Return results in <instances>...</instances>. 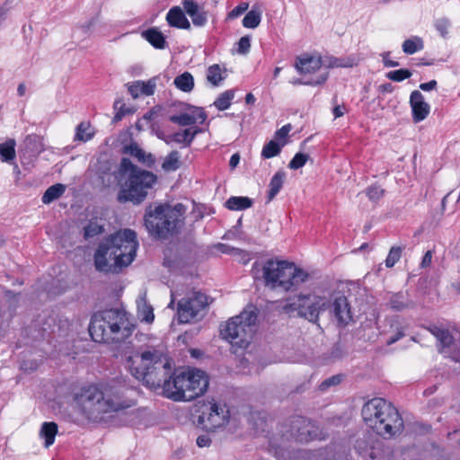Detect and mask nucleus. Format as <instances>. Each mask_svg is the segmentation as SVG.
Returning a JSON list of instances; mask_svg holds the SVG:
<instances>
[{"label":"nucleus","instance_id":"1","mask_svg":"<svg viewBox=\"0 0 460 460\" xmlns=\"http://www.w3.org/2000/svg\"><path fill=\"white\" fill-rule=\"evenodd\" d=\"M130 374L146 386L163 388L164 394L175 402H190L205 394L208 387L206 372L193 368L177 373L172 361L161 346H141L127 357Z\"/></svg>","mask_w":460,"mask_h":460},{"label":"nucleus","instance_id":"2","mask_svg":"<svg viewBox=\"0 0 460 460\" xmlns=\"http://www.w3.org/2000/svg\"><path fill=\"white\" fill-rule=\"evenodd\" d=\"M130 391L124 380L113 378L105 383L84 386L74 394V402L88 419L128 409L136 401L128 395Z\"/></svg>","mask_w":460,"mask_h":460},{"label":"nucleus","instance_id":"3","mask_svg":"<svg viewBox=\"0 0 460 460\" xmlns=\"http://www.w3.org/2000/svg\"><path fill=\"white\" fill-rule=\"evenodd\" d=\"M138 242L137 234L124 229L109 235L100 243L94 253V265L102 272H116L135 259Z\"/></svg>","mask_w":460,"mask_h":460},{"label":"nucleus","instance_id":"4","mask_svg":"<svg viewBox=\"0 0 460 460\" xmlns=\"http://www.w3.org/2000/svg\"><path fill=\"white\" fill-rule=\"evenodd\" d=\"M136 324L123 309L111 308L95 313L89 324V333L95 342L119 344L128 339Z\"/></svg>","mask_w":460,"mask_h":460},{"label":"nucleus","instance_id":"5","mask_svg":"<svg viewBox=\"0 0 460 460\" xmlns=\"http://www.w3.org/2000/svg\"><path fill=\"white\" fill-rule=\"evenodd\" d=\"M115 177L119 181L125 179L117 195L118 201L133 205L141 204L157 181L155 173L140 169L127 157L121 158Z\"/></svg>","mask_w":460,"mask_h":460},{"label":"nucleus","instance_id":"6","mask_svg":"<svg viewBox=\"0 0 460 460\" xmlns=\"http://www.w3.org/2000/svg\"><path fill=\"white\" fill-rule=\"evenodd\" d=\"M361 415L365 423L384 438H391L403 429L398 410L380 397L367 401L362 407Z\"/></svg>","mask_w":460,"mask_h":460},{"label":"nucleus","instance_id":"7","mask_svg":"<svg viewBox=\"0 0 460 460\" xmlns=\"http://www.w3.org/2000/svg\"><path fill=\"white\" fill-rule=\"evenodd\" d=\"M262 278L265 286L271 288L296 291L309 279V274L294 262L268 260L262 266Z\"/></svg>","mask_w":460,"mask_h":460},{"label":"nucleus","instance_id":"8","mask_svg":"<svg viewBox=\"0 0 460 460\" xmlns=\"http://www.w3.org/2000/svg\"><path fill=\"white\" fill-rule=\"evenodd\" d=\"M183 206L177 204L173 208L168 206L159 205L154 210L151 207L145 214V226L153 237L156 239H167L172 236L180 226V213Z\"/></svg>","mask_w":460,"mask_h":460},{"label":"nucleus","instance_id":"9","mask_svg":"<svg viewBox=\"0 0 460 460\" xmlns=\"http://www.w3.org/2000/svg\"><path fill=\"white\" fill-rule=\"evenodd\" d=\"M256 321L257 314L253 311H243L221 325L220 334L232 345L246 348L255 332Z\"/></svg>","mask_w":460,"mask_h":460},{"label":"nucleus","instance_id":"10","mask_svg":"<svg viewBox=\"0 0 460 460\" xmlns=\"http://www.w3.org/2000/svg\"><path fill=\"white\" fill-rule=\"evenodd\" d=\"M199 411L198 423L207 431H215L225 426L230 418V411L226 404L214 399L203 402Z\"/></svg>","mask_w":460,"mask_h":460},{"label":"nucleus","instance_id":"11","mask_svg":"<svg viewBox=\"0 0 460 460\" xmlns=\"http://www.w3.org/2000/svg\"><path fill=\"white\" fill-rule=\"evenodd\" d=\"M208 305V297L201 292H195L190 297L182 298L178 303V315L181 323H189Z\"/></svg>","mask_w":460,"mask_h":460},{"label":"nucleus","instance_id":"12","mask_svg":"<svg viewBox=\"0 0 460 460\" xmlns=\"http://www.w3.org/2000/svg\"><path fill=\"white\" fill-rule=\"evenodd\" d=\"M289 428L290 437L301 443H307L317 436L314 424L302 416L292 417L289 420Z\"/></svg>","mask_w":460,"mask_h":460},{"label":"nucleus","instance_id":"13","mask_svg":"<svg viewBox=\"0 0 460 460\" xmlns=\"http://www.w3.org/2000/svg\"><path fill=\"white\" fill-rule=\"evenodd\" d=\"M410 106L411 109L412 120L415 123L424 120L430 111V106L425 102L423 94L414 90L410 95Z\"/></svg>","mask_w":460,"mask_h":460},{"label":"nucleus","instance_id":"14","mask_svg":"<svg viewBox=\"0 0 460 460\" xmlns=\"http://www.w3.org/2000/svg\"><path fill=\"white\" fill-rule=\"evenodd\" d=\"M332 313L341 324H347L352 319L350 305L345 296L341 295L333 299Z\"/></svg>","mask_w":460,"mask_h":460},{"label":"nucleus","instance_id":"15","mask_svg":"<svg viewBox=\"0 0 460 460\" xmlns=\"http://www.w3.org/2000/svg\"><path fill=\"white\" fill-rule=\"evenodd\" d=\"M182 7L197 27H203L208 22V13L194 0H183Z\"/></svg>","mask_w":460,"mask_h":460},{"label":"nucleus","instance_id":"16","mask_svg":"<svg viewBox=\"0 0 460 460\" xmlns=\"http://www.w3.org/2000/svg\"><path fill=\"white\" fill-rule=\"evenodd\" d=\"M429 331L436 337L438 342V351L440 353H448L456 342L451 332L447 329L437 325L430 326Z\"/></svg>","mask_w":460,"mask_h":460},{"label":"nucleus","instance_id":"17","mask_svg":"<svg viewBox=\"0 0 460 460\" xmlns=\"http://www.w3.org/2000/svg\"><path fill=\"white\" fill-rule=\"evenodd\" d=\"M167 23L177 29H190V22L187 19L183 10L179 6L172 7L166 14Z\"/></svg>","mask_w":460,"mask_h":460},{"label":"nucleus","instance_id":"18","mask_svg":"<svg viewBox=\"0 0 460 460\" xmlns=\"http://www.w3.org/2000/svg\"><path fill=\"white\" fill-rule=\"evenodd\" d=\"M156 87L155 78H152L146 82L136 81L128 86V91L130 95L137 99L140 95L150 96L153 95Z\"/></svg>","mask_w":460,"mask_h":460},{"label":"nucleus","instance_id":"19","mask_svg":"<svg viewBox=\"0 0 460 460\" xmlns=\"http://www.w3.org/2000/svg\"><path fill=\"white\" fill-rule=\"evenodd\" d=\"M295 66L299 74H312L321 68L322 59L308 55L299 57L296 58Z\"/></svg>","mask_w":460,"mask_h":460},{"label":"nucleus","instance_id":"20","mask_svg":"<svg viewBox=\"0 0 460 460\" xmlns=\"http://www.w3.org/2000/svg\"><path fill=\"white\" fill-rule=\"evenodd\" d=\"M141 36L155 49H164L168 47L164 35L156 27L143 31Z\"/></svg>","mask_w":460,"mask_h":460},{"label":"nucleus","instance_id":"21","mask_svg":"<svg viewBox=\"0 0 460 460\" xmlns=\"http://www.w3.org/2000/svg\"><path fill=\"white\" fill-rule=\"evenodd\" d=\"M309 295H298L293 297H289L285 301L282 305V310L286 314H292L296 312L300 316V311L305 307V305L309 301Z\"/></svg>","mask_w":460,"mask_h":460},{"label":"nucleus","instance_id":"22","mask_svg":"<svg viewBox=\"0 0 460 460\" xmlns=\"http://www.w3.org/2000/svg\"><path fill=\"white\" fill-rule=\"evenodd\" d=\"M388 305L392 310L400 312L413 307L414 302L406 293L398 292L391 296Z\"/></svg>","mask_w":460,"mask_h":460},{"label":"nucleus","instance_id":"23","mask_svg":"<svg viewBox=\"0 0 460 460\" xmlns=\"http://www.w3.org/2000/svg\"><path fill=\"white\" fill-rule=\"evenodd\" d=\"M200 132V129L196 128L191 130L190 128H185L182 131L175 132L168 137L166 143L175 142L177 144H183L184 146H190L195 138L196 135Z\"/></svg>","mask_w":460,"mask_h":460},{"label":"nucleus","instance_id":"24","mask_svg":"<svg viewBox=\"0 0 460 460\" xmlns=\"http://www.w3.org/2000/svg\"><path fill=\"white\" fill-rule=\"evenodd\" d=\"M323 310H325V303H321L319 300L310 304L307 302L300 311V316L315 323L319 318L320 312Z\"/></svg>","mask_w":460,"mask_h":460},{"label":"nucleus","instance_id":"25","mask_svg":"<svg viewBox=\"0 0 460 460\" xmlns=\"http://www.w3.org/2000/svg\"><path fill=\"white\" fill-rule=\"evenodd\" d=\"M286 178L284 171H278L270 179L267 195V202H270L280 191Z\"/></svg>","mask_w":460,"mask_h":460},{"label":"nucleus","instance_id":"26","mask_svg":"<svg viewBox=\"0 0 460 460\" xmlns=\"http://www.w3.org/2000/svg\"><path fill=\"white\" fill-rule=\"evenodd\" d=\"M58 424L56 422H43L40 428V435L44 438V445L46 447L53 445L56 435L58 433Z\"/></svg>","mask_w":460,"mask_h":460},{"label":"nucleus","instance_id":"27","mask_svg":"<svg viewBox=\"0 0 460 460\" xmlns=\"http://www.w3.org/2000/svg\"><path fill=\"white\" fill-rule=\"evenodd\" d=\"M253 200L248 197L232 196L225 203L229 210H244L251 208Z\"/></svg>","mask_w":460,"mask_h":460},{"label":"nucleus","instance_id":"28","mask_svg":"<svg viewBox=\"0 0 460 460\" xmlns=\"http://www.w3.org/2000/svg\"><path fill=\"white\" fill-rule=\"evenodd\" d=\"M127 151L130 155L137 158L140 163L151 167L155 164V158L152 154H146L142 148L137 144H131L127 147Z\"/></svg>","mask_w":460,"mask_h":460},{"label":"nucleus","instance_id":"29","mask_svg":"<svg viewBox=\"0 0 460 460\" xmlns=\"http://www.w3.org/2000/svg\"><path fill=\"white\" fill-rule=\"evenodd\" d=\"M16 142L13 138H8L5 142L0 144V156L1 160L5 163H10L14 160Z\"/></svg>","mask_w":460,"mask_h":460},{"label":"nucleus","instance_id":"30","mask_svg":"<svg viewBox=\"0 0 460 460\" xmlns=\"http://www.w3.org/2000/svg\"><path fill=\"white\" fill-rule=\"evenodd\" d=\"M66 191V185L56 183L49 187L44 192L41 200L44 204H49L60 198Z\"/></svg>","mask_w":460,"mask_h":460},{"label":"nucleus","instance_id":"31","mask_svg":"<svg viewBox=\"0 0 460 460\" xmlns=\"http://www.w3.org/2000/svg\"><path fill=\"white\" fill-rule=\"evenodd\" d=\"M137 315L142 322L147 323H153L155 319L154 309L152 305L146 302V298H141L137 301Z\"/></svg>","mask_w":460,"mask_h":460},{"label":"nucleus","instance_id":"32","mask_svg":"<svg viewBox=\"0 0 460 460\" xmlns=\"http://www.w3.org/2000/svg\"><path fill=\"white\" fill-rule=\"evenodd\" d=\"M173 84L179 90L190 93L194 88V78L190 72H184L174 78Z\"/></svg>","mask_w":460,"mask_h":460},{"label":"nucleus","instance_id":"33","mask_svg":"<svg viewBox=\"0 0 460 460\" xmlns=\"http://www.w3.org/2000/svg\"><path fill=\"white\" fill-rule=\"evenodd\" d=\"M286 141L279 143L272 139L266 143L261 150V155L263 159H270L279 155L281 152L282 147L285 146Z\"/></svg>","mask_w":460,"mask_h":460},{"label":"nucleus","instance_id":"34","mask_svg":"<svg viewBox=\"0 0 460 460\" xmlns=\"http://www.w3.org/2000/svg\"><path fill=\"white\" fill-rule=\"evenodd\" d=\"M181 155L176 150L170 152L162 164V169L164 172H175L181 166Z\"/></svg>","mask_w":460,"mask_h":460},{"label":"nucleus","instance_id":"35","mask_svg":"<svg viewBox=\"0 0 460 460\" xmlns=\"http://www.w3.org/2000/svg\"><path fill=\"white\" fill-rule=\"evenodd\" d=\"M104 231V226L101 223V219L93 218L84 227V238L88 240L95 237Z\"/></svg>","mask_w":460,"mask_h":460},{"label":"nucleus","instance_id":"36","mask_svg":"<svg viewBox=\"0 0 460 460\" xmlns=\"http://www.w3.org/2000/svg\"><path fill=\"white\" fill-rule=\"evenodd\" d=\"M402 51L405 54L412 55V54L416 53L417 51L423 49L424 42L421 38H420L418 36H414V37L405 40L402 45Z\"/></svg>","mask_w":460,"mask_h":460},{"label":"nucleus","instance_id":"37","mask_svg":"<svg viewBox=\"0 0 460 460\" xmlns=\"http://www.w3.org/2000/svg\"><path fill=\"white\" fill-rule=\"evenodd\" d=\"M234 98V90H226L218 95L214 105L218 111H226L231 106Z\"/></svg>","mask_w":460,"mask_h":460},{"label":"nucleus","instance_id":"38","mask_svg":"<svg viewBox=\"0 0 460 460\" xmlns=\"http://www.w3.org/2000/svg\"><path fill=\"white\" fill-rule=\"evenodd\" d=\"M261 21V13L259 10L252 9L243 19V26L248 29L257 28Z\"/></svg>","mask_w":460,"mask_h":460},{"label":"nucleus","instance_id":"39","mask_svg":"<svg viewBox=\"0 0 460 460\" xmlns=\"http://www.w3.org/2000/svg\"><path fill=\"white\" fill-rule=\"evenodd\" d=\"M89 129L90 124L88 122H81L76 127L75 140H79L82 142H87L91 140L93 137V132H88Z\"/></svg>","mask_w":460,"mask_h":460},{"label":"nucleus","instance_id":"40","mask_svg":"<svg viewBox=\"0 0 460 460\" xmlns=\"http://www.w3.org/2000/svg\"><path fill=\"white\" fill-rule=\"evenodd\" d=\"M221 72V67L217 64H214L208 66L207 71V80L214 86H217L219 83L224 79Z\"/></svg>","mask_w":460,"mask_h":460},{"label":"nucleus","instance_id":"41","mask_svg":"<svg viewBox=\"0 0 460 460\" xmlns=\"http://www.w3.org/2000/svg\"><path fill=\"white\" fill-rule=\"evenodd\" d=\"M365 192L370 201L377 202L384 197L385 190L377 184H372L366 189Z\"/></svg>","mask_w":460,"mask_h":460},{"label":"nucleus","instance_id":"42","mask_svg":"<svg viewBox=\"0 0 460 460\" xmlns=\"http://www.w3.org/2000/svg\"><path fill=\"white\" fill-rule=\"evenodd\" d=\"M170 121L180 126H190L196 123V118L190 116V113H181L170 117Z\"/></svg>","mask_w":460,"mask_h":460},{"label":"nucleus","instance_id":"43","mask_svg":"<svg viewBox=\"0 0 460 460\" xmlns=\"http://www.w3.org/2000/svg\"><path fill=\"white\" fill-rule=\"evenodd\" d=\"M402 248L400 246H393L385 259V266L393 268L402 256Z\"/></svg>","mask_w":460,"mask_h":460},{"label":"nucleus","instance_id":"44","mask_svg":"<svg viewBox=\"0 0 460 460\" xmlns=\"http://www.w3.org/2000/svg\"><path fill=\"white\" fill-rule=\"evenodd\" d=\"M385 76L394 82H402L411 76V72L409 69H398L388 72Z\"/></svg>","mask_w":460,"mask_h":460},{"label":"nucleus","instance_id":"45","mask_svg":"<svg viewBox=\"0 0 460 460\" xmlns=\"http://www.w3.org/2000/svg\"><path fill=\"white\" fill-rule=\"evenodd\" d=\"M309 159V155L304 153H296L289 162L288 167L292 170L302 168Z\"/></svg>","mask_w":460,"mask_h":460},{"label":"nucleus","instance_id":"46","mask_svg":"<svg viewBox=\"0 0 460 460\" xmlns=\"http://www.w3.org/2000/svg\"><path fill=\"white\" fill-rule=\"evenodd\" d=\"M342 375H334L331 377L326 378L323 380L318 386L319 390L322 392H325L328 390L331 386H336L342 381Z\"/></svg>","mask_w":460,"mask_h":460},{"label":"nucleus","instance_id":"47","mask_svg":"<svg viewBox=\"0 0 460 460\" xmlns=\"http://www.w3.org/2000/svg\"><path fill=\"white\" fill-rule=\"evenodd\" d=\"M188 111L190 112V116L196 118V122L200 124L204 123L208 118V115L203 108L188 105Z\"/></svg>","mask_w":460,"mask_h":460},{"label":"nucleus","instance_id":"48","mask_svg":"<svg viewBox=\"0 0 460 460\" xmlns=\"http://www.w3.org/2000/svg\"><path fill=\"white\" fill-rule=\"evenodd\" d=\"M328 72H325L324 74L320 75L315 80L304 81L303 79H296L292 81V84L316 86L325 83L326 80L328 79Z\"/></svg>","mask_w":460,"mask_h":460},{"label":"nucleus","instance_id":"49","mask_svg":"<svg viewBox=\"0 0 460 460\" xmlns=\"http://www.w3.org/2000/svg\"><path fill=\"white\" fill-rule=\"evenodd\" d=\"M451 23L447 18H439L435 22V28L443 38L447 35Z\"/></svg>","mask_w":460,"mask_h":460},{"label":"nucleus","instance_id":"50","mask_svg":"<svg viewBox=\"0 0 460 460\" xmlns=\"http://www.w3.org/2000/svg\"><path fill=\"white\" fill-rule=\"evenodd\" d=\"M237 44V52L239 54H246L251 49V39L249 36H243L239 40Z\"/></svg>","mask_w":460,"mask_h":460},{"label":"nucleus","instance_id":"51","mask_svg":"<svg viewBox=\"0 0 460 460\" xmlns=\"http://www.w3.org/2000/svg\"><path fill=\"white\" fill-rule=\"evenodd\" d=\"M249 7L247 3H241L236 5L229 13L228 18L234 19L243 14Z\"/></svg>","mask_w":460,"mask_h":460},{"label":"nucleus","instance_id":"52","mask_svg":"<svg viewBox=\"0 0 460 460\" xmlns=\"http://www.w3.org/2000/svg\"><path fill=\"white\" fill-rule=\"evenodd\" d=\"M448 357L456 362H460V341L455 342V345L448 351Z\"/></svg>","mask_w":460,"mask_h":460},{"label":"nucleus","instance_id":"53","mask_svg":"<svg viewBox=\"0 0 460 460\" xmlns=\"http://www.w3.org/2000/svg\"><path fill=\"white\" fill-rule=\"evenodd\" d=\"M390 54L391 53L389 51H385V52H383L381 54L384 66H385V67H396V66H400L399 62L394 61V60L390 59V58H389Z\"/></svg>","mask_w":460,"mask_h":460},{"label":"nucleus","instance_id":"54","mask_svg":"<svg viewBox=\"0 0 460 460\" xmlns=\"http://www.w3.org/2000/svg\"><path fill=\"white\" fill-rule=\"evenodd\" d=\"M292 127L290 124L284 125L275 132V138L283 139L285 141Z\"/></svg>","mask_w":460,"mask_h":460},{"label":"nucleus","instance_id":"55","mask_svg":"<svg viewBox=\"0 0 460 460\" xmlns=\"http://www.w3.org/2000/svg\"><path fill=\"white\" fill-rule=\"evenodd\" d=\"M130 113V111L129 109L126 108L125 104H121V106L119 107V111H117V113L114 115L113 117V121L114 122H118L119 120L122 119V118Z\"/></svg>","mask_w":460,"mask_h":460},{"label":"nucleus","instance_id":"56","mask_svg":"<svg viewBox=\"0 0 460 460\" xmlns=\"http://www.w3.org/2000/svg\"><path fill=\"white\" fill-rule=\"evenodd\" d=\"M404 336L403 329L399 328L396 332L391 336H389L387 340V344L391 345L401 340Z\"/></svg>","mask_w":460,"mask_h":460},{"label":"nucleus","instance_id":"57","mask_svg":"<svg viewBox=\"0 0 460 460\" xmlns=\"http://www.w3.org/2000/svg\"><path fill=\"white\" fill-rule=\"evenodd\" d=\"M211 439L208 435H200L197 438V445L199 447H209Z\"/></svg>","mask_w":460,"mask_h":460},{"label":"nucleus","instance_id":"58","mask_svg":"<svg viewBox=\"0 0 460 460\" xmlns=\"http://www.w3.org/2000/svg\"><path fill=\"white\" fill-rule=\"evenodd\" d=\"M437 85L438 83L436 80H430L429 82L427 83H421L419 87L420 90L428 92L435 90L437 88Z\"/></svg>","mask_w":460,"mask_h":460},{"label":"nucleus","instance_id":"59","mask_svg":"<svg viewBox=\"0 0 460 460\" xmlns=\"http://www.w3.org/2000/svg\"><path fill=\"white\" fill-rule=\"evenodd\" d=\"M432 251L429 250L425 252L422 260H421V262H420V267L421 268H427L429 267L430 264H431V261H432Z\"/></svg>","mask_w":460,"mask_h":460},{"label":"nucleus","instance_id":"60","mask_svg":"<svg viewBox=\"0 0 460 460\" xmlns=\"http://www.w3.org/2000/svg\"><path fill=\"white\" fill-rule=\"evenodd\" d=\"M346 112V106L344 104L342 105H336L334 106L332 110V113L335 119L342 117L344 113Z\"/></svg>","mask_w":460,"mask_h":460},{"label":"nucleus","instance_id":"61","mask_svg":"<svg viewBox=\"0 0 460 460\" xmlns=\"http://www.w3.org/2000/svg\"><path fill=\"white\" fill-rule=\"evenodd\" d=\"M394 90V86L391 83H385L378 86V91L383 93H391Z\"/></svg>","mask_w":460,"mask_h":460},{"label":"nucleus","instance_id":"62","mask_svg":"<svg viewBox=\"0 0 460 460\" xmlns=\"http://www.w3.org/2000/svg\"><path fill=\"white\" fill-rule=\"evenodd\" d=\"M239 162H240V155L237 153L234 154L230 158L229 165L231 168H234L239 164Z\"/></svg>","mask_w":460,"mask_h":460},{"label":"nucleus","instance_id":"63","mask_svg":"<svg viewBox=\"0 0 460 460\" xmlns=\"http://www.w3.org/2000/svg\"><path fill=\"white\" fill-rule=\"evenodd\" d=\"M255 102H256V98L254 97V95L252 93H249L246 94V96H245L246 104L254 105Z\"/></svg>","mask_w":460,"mask_h":460},{"label":"nucleus","instance_id":"64","mask_svg":"<svg viewBox=\"0 0 460 460\" xmlns=\"http://www.w3.org/2000/svg\"><path fill=\"white\" fill-rule=\"evenodd\" d=\"M8 9L4 6H0V25L2 24L3 21L6 18Z\"/></svg>","mask_w":460,"mask_h":460}]
</instances>
